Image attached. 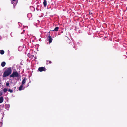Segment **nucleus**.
I'll return each mask as SVG.
<instances>
[{
    "mask_svg": "<svg viewBox=\"0 0 127 127\" xmlns=\"http://www.w3.org/2000/svg\"><path fill=\"white\" fill-rule=\"evenodd\" d=\"M11 77L14 78L15 77H19V74L17 71H13L12 74L10 75Z\"/></svg>",
    "mask_w": 127,
    "mask_h": 127,
    "instance_id": "f03ea898",
    "label": "nucleus"
},
{
    "mask_svg": "<svg viewBox=\"0 0 127 127\" xmlns=\"http://www.w3.org/2000/svg\"><path fill=\"white\" fill-rule=\"evenodd\" d=\"M9 83H8L7 82L6 83V85L7 86H9Z\"/></svg>",
    "mask_w": 127,
    "mask_h": 127,
    "instance_id": "dca6fc26",
    "label": "nucleus"
},
{
    "mask_svg": "<svg viewBox=\"0 0 127 127\" xmlns=\"http://www.w3.org/2000/svg\"><path fill=\"white\" fill-rule=\"evenodd\" d=\"M12 72L11 68V67H9L6 69L4 72L3 77H5L9 76L11 73Z\"/></svg>",
    "mask_w": 127,
    "mask_h": 127,
    "instance_id": "f257e3e1",
    "label": "nucleus"
},
{
    "mask_svg": "<svg viewBox=\"0 0 127 127\" xmlns=\"http://www.w3.org/2000/svg\"><path fill=\"white\" fill-rule=\"evenodd\" d=\"M6 64V63L5 62H2L1 63V66L2 67H4Z\"/></svg>",
    "mask_w": 127,
    "mask_h": 127,
    "instance_id": "6e6552de",
    "label": "nucleus"
},
{
    "mask_svg": "<svg viewBox=\"0 0 127 127\" xmlns=\"http://www.w3.org/2000/svg\"><path fill=\"white\" fill-rule=\"evenodd\" d=\"M27 80V79L26 78H25L23 79L22 82V85H24L26 82Z\"/></svg>",
    "mask_w": 127,
    "mask_h": 127,
    "instance_id": "423d86ee",
    "label": "nucleus"
},
{
    "mask_svg": "<svg viewBox=\"0 0 127 127\" xmlns=\"http://www.w3.org/2000/svg\"><path fill=\"white\" fill-rule=\"evenodd\" d=\"M59 29V27H56L53 30V31H57Z\"/></svg>",
    "mask_w": 127,
    "mask_h": 127,
    "instance_id": "9d476101",
    "label": "nucleus"
},
{
    "mask_svg": "<svg viewBox=\"0 0 127 127\" xmlns=\"http://www.w3.org/2000/svg\"><path fill=\"white\" fill-rule=\"evenodd\" d=\"M2 94L1 93H0V96H1L2 95Z\"/></svg>",
    "mask_w": 127,
    "mask_h": 127,
    "instance_id": "6ab92c4d",
    "label": "nucleus"
},
{
    "mask_svg": "<svg viewBox=\"0 0 127 127\" xmlns=\"http://www.w3.org/2000/svg\"><path fill=\"white\" fill-rule=\"evenodd\" d=\"M34 57V56L33 55H31L30 58H32Z\"/></svg>",
    "mask_w": 127,
    "mask_h": 127,
    "instance_id": "f3484780",
    "label": "nucleus"
},
{
    "mask_svg": "<svg viewBox=\"0 0 127 127\" xmlns=\"http://www.w3.org/2000/svg\"><path fill=\"white\" fill-rule=\"evenodd\" d=\"M28 55L30 58L31 54H30L29 53H28Z\"/></svg>",
    "mask_w": 127,
    "mask_h": 127,
    "instance_id": "a211bd4d",
    "label": "nucleus"
},
{
    "mask_svg": "<svg viewBox=\"0 0 127 127\" xmlns=\"http://www.w3.org/2000/svg\"><path fill=\"white\" fill-rule=\"evenodd\" d=\"M8 91L11 93L13 92V90L10 89H8Z\"/></svg>",
    "mask_w": 127,
    "mask_h": 127,
    "instance_id": "4468645a",
    "label": "nucleus"
},
{
    "mask_svg": "<svg viewBox=\"0 0 127 127\" xmlns=\"http://www.w3.org/2000/svg\"><path fill=\"white\" fill-rule=\"evenodd\" d=\"M8 91V89L7 88H4L3 89V91L4 93H5Z\"/></svg>",
    "mask_w": 127,
    "mask_h": 127,
    "instance_id": "ddd939ff",
    "label": "nucleus"
},
{
    "mask_svg": "<svg viewBox=\"0 0 127 127\" xmlns=\"http://www.w3.org/2000/svg\"><path fill=\"white\" fill-rule=\"evenodd\" d=\"M38 71L40 72H42L43 71H45L46 70L45 68L43 67H40L38 69Z\"/></svg>",
    "mask_w": 127,
    "mask_h": 127,
    "instance_id": "20e7f679",
    "label": "nucleus"
},
{
    "mask_svg": "<svg viewBox=\"0 0 127 127\" xmlns=\"http://www.w3.org/2000/svg\"><path fill=\"white\" fill-rule=\"evenodd\" d=\"M18 0H12L11 1V3L15 6L18 3Z\"/></svg>",
    "mask_w": 127,
    "mask_h": 127,
    "instance_id": "7ed1b4c3",
    "label": "nucleus"
},
{
    "mask_svg": "<svg viewBox=\"0 0 127 127\" xmlns=\"http://www.w3.org/2000/svg\"><path fill=\"white\" fill-rule=\"evenodd\" d=\"M48 40H49V43H51L52 41V39L51 37L49 35L48 36Z\"/></svg>",
    "mask_w": 127,
    "mask_h": 127,
    "instance_id": "39448f33",
    "label": "nucleus"
},
{
    "mask_svg": "<svg viewBox=\"0 0 127 127\" xmlns=\"http://www.w3.org/2000/svg\"><path fill=\"white\" fill-rule=\"evenodd\" d=\"M23 87V86L22 85H21L20 86L19 88V90L21 91L22 90V88Z\"/></svg>",
    "mask_w": 127,
    "mask_h": 127,
    "instance_id": "f8f14e48",
    "label": "nucleus"
},
{
    "mask_svg": "<svg viewBox=\"0 0 127 127\" xmlns=\"http://www.w3.org/2000/svg\"><path fill=\"white\" fill-rule=\"evenodd\" d=\"M52 63V62L50 61H48L47 62V64H50Z\"/></svg>",
    "mask_w": 127,
    "mask_h": 127,
    "instance_id": "2eb2a0df",
    "label": "nucleus"
},
{
    "mask_svg": "<svg viewBox=\"0 0 127 127\" xmlns=\"http://www.w3.org/2000/svg\"><path fill=\"white\" fill-rule=\"evenodd\" d=\"M4 99L3 97L1 96L0 97V103H1L3 102Z\"/></svg>",
    "mask_w": 127,
    "mask_h": 127,
    "instance_id": "0eeeda50",
    "label": "nucleus"
},
{
    "mask_svg": "<svg viewBox=\"0 0 127 127\" xmlns=\"http://www.w3.org/2000/svg\"><path fill=\"white\" fill-rule=\"evenodd\" d=\"M0 53L2 55L4 53V51L3 50H1L0 51Z\"/></svg>",
    "mask_w": 127,
    "mask_h": 127,
    "instance_id": "9b49d317",
    "label": "nucleus"
},
{
    "mask_svg": "<svg viewBox=\"0 0 127 127\" xmlns=\"http://www.w3.org/2000/svg\"><path fill=\"white\" fill-rule=\"evenodd\" d=\"M43 3L44 6L45 7H46L47 5V1L46 0H44Z\"/></svg>",
    "mask_w": 127,
    "mask_h": 127,
    "instance_id": "1a4fd4ad",
    "label": "nucleus"
}]
</instances>
